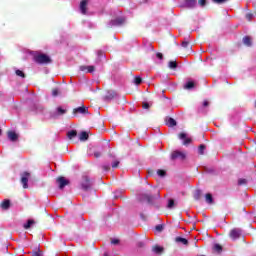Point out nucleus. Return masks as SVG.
Wrapping results in <instances>:
<instances>
[{
    "label": "nucleus",
    "mask_w": 256,
    "mask_h": 256,
    "mask_svg": "<svg viewBox=\"0 0 256 256\" xmlns=\"http://www.w3.org/2000/svg\"><path fill=\"white\" fill-rule=\"evenodd\" d=\"M152 251H153V253H156V255H161V253H163V251H164V248L161 246H154L152 248Z\"/></svg>",
    "instance_id": "obj_17"
},
{
    "label": "nucleus",
    "mask_w": 256,
    "mask_h": 256,
    "mask_svg": "<svg viewBox=\"0 0 256 256\" xmlns=\"http://www.w3.org/2000/svg\"><path fill=\"white\" fill-rule=\"evenodd\" d=\"M194 199H196L197 201H199V199H201V191L197 190L196 194L194 195Z\"/></svg>",
    "instance_id": "obj_35"
},
{
    "label": "nucleus",
    "mask_w": 256,
    "mask_h": 256,
    "mask_svg": "<svg viewBox=\"0 0 256 256\" xmlns=\"http://www.w3.org/2000/svg\"><path fill=\"white\" fill-rule=\"evenodd\" d=\"M31 177V173L29 172H24L21 174V183L23 185V189H28L29 188V178Z\"/></svg>",
    "instance_id": "obj_4"
},
{
    "label": "nucleus",
    "mask_w": 256,
    "mask_h": 256,
    "mask_svg": "<svg viewBox=\"0 0 256 256\" xmlns=\"http://www.w3.org/2000/svg\"><path fill=\"white\" fill-rule=\"evenodd\" d=\"M182 47H184V48L189 47V40H184V41L182 42Z\"/></svg>",
    "instance_id": "obj_41"
},
{
    "label": "nucleus",
    "mask_w": 256,
    "mask_h": 256,
    "mask_svg": "<svg viewBox=\"0 0 256 256\" xmlns=\"http://www.w3.org/2000/svg\"><path fill=\"white\" fill-rule=\"evenodd\" d=\"M35 225V220H28L26 224L23 225L24 229H31V226Z\"/></svg>",
    "instance_id": "obj_25"
},
{
    "label": "nucleus",
    "mask_w": 256,
    "mask_h": 256,
    "mask_svg": "<svg viewBox=\"0 0 256 256\" xmlns=\"http://www.w3.org/2000/svg\"><path fill=\"white\" fill-rule=\"evenodd\" d=\"M111 243L112 245H119V239H112Z\"/></svg>",
    "instance_id": "obj_45"
},
{
    "label": "nucleus",
    "mask_w": 256,
    "mask_h": 256,
    "mask_svg": "<svg viewBox=\"0 0 256 256\" xmlns=\"http://www.w3.org/2000/svg\"><path fill=\"white\" fill-rule=\"evenodd\" d=\"M102 169H103V171H109V169H111V166H109V165H103V166H102Z\"/></svg>",
    "instance_id": "obj_44"
},
{
    "label": "nucleus",
    "mask_w": 256,
    "mask_h": 256,
    "mask_svg": "<svg viewBox=\"0 0 256 256\" xmlns=\"http://www.w3.org/2000/svg\"><path fill=\"white\" fill-rule=\"evenodd\" d=\"M205 149H206L205 145H204V144H201V145L199 146V148H198V153H199V155H205Z\"/></svg>",
    "instance_id": "obj_26"
},
{
    "label": "nucleus",
    "mask_w": 256,
    "mask_h": 256,
    "mask_svg": "<svg viewBox=\"0 0 256 256\" xmlns=\"http://www.w3.org/2000/svg\"><path fill=\"white\" fill-rule=\"evenodd\" d=\"M168 67L170 69H177V62L175 61H170L169 64H168Z\"/></svg>",
    "instance_id": "obj_28"
},
{
    "label": "nucleus",
    "mask_w": 256,
    "mask_h": 256,
    "mask_svg": "<svg viewBox=\"0 0 256 256\" xmlns=\"http://www.w3.org/2000/svg\"><path fill=\"white\" fill-rule=\"evenodd\" d=\"M80 71H87V73H93L95 66H80Z\"/></svg>",
    "instance_id": "obj_15"
},
{
    "label": "nucleus",
    "mask_w": 256,
    "mask_h": 256,
    "mask_svg": "<svg viewBox=\"0 0 256 256\" xmlns=\"http://www.w3.org/2000/svg\"><path fill=\"white\" fill-rule=\"evenodd\" d=\"M171 159L175 160V159H185V153L181 152V151H174L171 154Z\"/></svg>",
    "instance_id": "obj_9"
},
{
    "label": "nucleus",
    "mask_w": 256,
    "mask_h": 256,
    "mask_svg": "<svg viewBox=\"0 0 256 256\" xmlns=\"http://www.w3.org/2000/svg\"><path fill=\"white\" fill-rule=\"evenodd\" d=\"M167 207L168 209H173V207H175V200L170 199Z\"/></svg>",
    "instance_id": "obj_30"
},
{
    "label": "nucleus",
    "mask_w": 256,
    "mask_h": 256,
    "mask_svg": "<svg viewBox=\"0 0 256 256\" xmlns=\"http://www.w3.org/2000/svg\"><path fill=\"white\" fill-rule=\"evenodd\" d=\"M80 141H87L89 139V134L87 132H81L79 135Z\"/></svg>",
    "instance_id": "obj_21"
},
{
    "label": "nucleus",
    "mask_w": 256,
    "mask_h": 256,
    "mask_svg": "<svg viewBox=\"0 0 256 256\" xmlns=\"http://www.w3.org/2000/svg\"><path fill=\"white\" fill-rule=\"evenodd\" d=\"M179 139H181V141H184L183 145H189V143H191V138H187L186 133H180L179 134Z\"/></svg>",
    "instance_id": "obj_10"
},
{
    "label": "nucleus",
    "mask_w": 256,
    "mask_h": 256,
    "mask_svg": "<svg viewBox=\"0 0 256 256\" xmlns=\"http://www.w3.org/2000/svg\"><path fill=\"white\" fill-rule=\"evenodd\" d=\"M119 160H114L113 162H112V169H117V167H119Z\"/></svg>",
    "instance_id": "obj_34"
},
{
    "label": "nucleus",
    "mask_w": 256,
    "mask_h": 256,
    "mask_svg": "<svg viewBox=\"0 0 256 256\" xmlns=\"http://www.w3.org/2000/svg\"><path fill=\"white\" fill-rule=\"evenodd\" d=\"M104 256H109V254L107 252L104 253Z\"/></svg>",
    "instance_id": "obj_51"
},
{
    "label": "nucleus",
    "mask_w": 256,
    "mask_h": 256,
    "mask_svg": "<svg viewBox=\"0 0 256 256\" xmlns=\"http://www.w3.org/2000/svg\"><path fill=\"white\" fill-rule=\"evenodd\" d=\"M213 249L216 251V253H221L223 251V247L219 244H215Z\"/></svg>",
    "instance_id": "obj_27"
},
{
    "label": "nucleus",
    "mask_w": 256,
    "mask_h": 256,
    "mask_svg": "<svg viewBox=\"0 0 256 256\" xmlns=\"http://www.w3.org/2000/svg\"><path fill=\"white\" fill-rule=\"evenodd\" d=\"M115 97H117V93L113 90H110L107 92L106 96H105V100L106 101H111V99H115Z\"/></svg>",
    "instance_id": "obj_12"
},
{
    "label": "nucleus",
    "mask_w": 256,
    "mask_h": 256,
    "mask_svg": "<svg viewBox=\"0 0 256 256\" xmlns=\"http://www.w3.org/2000/svg\"><path fill=\"white\" fill-rule=\"evenodd\" d=\"M243 235V230L241 228H234L230 231L229 236L232 241H237Z\"/></svg>",
    "instance_id": "obj_2"
},
{
    "label": "nucleus",
    "mask_w": 256,
    "mask_h": 256,
    "mask_svg": "<svg viewBox=\"0 0 256 256\" xmlns=\"http://www.w3.org/2000/svg\"><path fill=\"white\" fill-rule=\"evenodd\" d=\"M206 202L213 203V196L210 193L206 194Z\"/></svg>",
    "instance_id": "obj_31"
},
{
    "label": "nucleus",
    "mask_w": 256,
    "mask_h": 256,
    "mask_svg": "<svg viewBox=\"0 0 256 256\" xmlns=\"http://www.w3.org/2000/svg\"><path fill=\"white\" fill-rule=\"evenodd\" d=\"M34 61L36 63H39L40 65L51 63V58L46 54H41L39 52H36L34 54Z\"/></svg>",
    "instance_id": "obj_1"
},
{
    "label": "nucleus",
    "mask_w": 256,
    "mask_h": 256,
    "mask_svg": "<svg viewBox=\"0 0 256 256\" xmlns=\"http://www.w3.org/2000/svg\"><path fill=\"white\" fill-rule=\"evenodd\" d=\"M56 183L59 187V189H63L69 185V180L63 176H60L56 179Z\"/></svg>",
    "instance_id": "obj_6"
},
{
    "label": "nucleus",
    "mask_w": 256,
    "mask_h": 256,
    "mask_svg": "<svg viewBox=\"0 0 256 256\" xmlns=\"http://www.w3.org/2000/svg\"><path fill=\"white\" fill-rule=\"evenodd\" d=\"M214 1V3H225V1H227V0H213Z\"/></svg>",
    "instance_id": "obj_49"
},
{
    "label": "nucleus",
    "mask_w": 256,
    "mask_h": 256,
    "mask_svg": "<svg viewBox=\"0 0 256 256\" xmlns=\"http://www.w3.org/2000/svg\"><path fill=\"white\" fill-rule=\"evenodd\" d=\"M157 175L159 177H165V175H167V172H165V170H158Z\"/></svg>",
    "instance_id": "obj_33"
},
{
    "label": "nucleus",
    "mask_w": 256,
    "mask_h": 256,
    "mask_svg": "<svg viewBox=\"0 0 256 256\" xmlns=\"http://www.w3.org/2000/svg\"><path fill=\"white\" fill-rule=\"evenodd\" d=\"M193 87H195V82L193 81H188L184 85V89H187V90L193 89Z\"/></svg>",
    "instance_id": "obj_23"
},
{
    "label": "nucleus",
    "mask_w": 256,
    "mask_h": 256,
    "mask_svg": "<svg viewBox=\"0 0 256 256\" xmlns=\"http://www.w3.org/2000/svg\"><path fill=\"white\" fill-rule=\"evenodd\" d=\"M238 185H247V179H244V178L239 179Z\"/></svg>",
    "instance_id": "obj_36"
},
{
    "label": "nucleus",
    "mask_w": 256,
    "mask_h": 256,
    "mask_svg": "<svg viewBox=\"0 0 256 256\" xmlns=\"http://www.w3.org/2000/svg\"><path fill=\"white\" fill-rule=\"evenodd\" d=\"M65 113H67V109L59 106L56 108V111L51 113V117L52 119H57V117H61V115H65Z\"/></svg>",
    "instance_id": "obj_5"
},
{
    "label": "nucleus",
    "mask_w": 256,
    "mask_h": 256,
    "mask_svg": "<svg viewBox=\"0 0 256 256\" xmlns=\"http://www.w3.org/2000/svg\"><path fill=\"white\" fill-rule=\"evenodd\" d=\"M87 3H88L87 0H82L80 3V11H81L82 15H86V13H87Z\"/></svg>",
    "instance_id": "obj_11"
},
{
    "label": "nucleus",
    "mask_w": 256,
    "mask_h": 256,
    "mask_svg": "<svg viewBox=\"0 0 256 256\" xmlns=\"http://www.w3.org/2000/svg\"><path fill=\"white\" fill-rule=\"evenodd\" d=\"M16 75L18 77H22V79H25V73L21 70H16Z\"/></svg>",
    "instance_id": "obj_32"
},
{
    "label": "nucleus",
    "mask_w": 256,
    "mask_h": 256,
    "mask_svg": "<svg viewBox=\"0 0 256 256\" xmlns=\"http://www.w3.org/2000/svg\"><path fill=\"white\" fill-rule=\"evenodd\" d=\"M142 107L143 109H149L150 106H149V103L143 102Z\"/></svg>",
    "instance_id": "obj_46"
},
{
    "label": "nucleus",
    "mask_w": 256,
    "mask_h": 256,
    "mask_svg": "<svg viewBox=\"0 0 256 256\" xmlns=\"http://www.w3.org/2000/svg\"><path fill=\"white\" fill-rule=\"evenodd\" d=\"M143 82V80L141 79V77L136 76L134 79V83L135 85H141V83Z\"/></svg>",
    "instance_id": "obj_29"
},
{
    "label": "nucleus",
    "mask_w": 256,
    "mask_h": 256,
    "mask_svg": "<svg viewBox=\"0 0 256 256\" xmlns=\"http://www.w3.org/2000/svg\"><path fill=\"white\" fill-rule=\"evenodd\" d=\"M1 207L5 210L9 209V207H11V201L9 200H4L2 203H1Z\"/></svg>",
    "instance_id": "obj_22"
},
{
    "label": "nucleus",
    "mask_w": 256,
    "mask_h": 256,
    "mask_svg": "<svg viewBox=\"0 0 256 256\" xmlns=\"http://www.w3.org/2000/svg\"><path fill=\"white\" fill-rule=\"evenodd\" d=\"M176 243H182V245H189V241L182 237H176Z\"/></svg>",
    "instance_id": "obj_19"
},
{
    "label": "nucleus",
    "mask_w": 256,
    "mask_h": 256,
    "mask_svg": "<svg viewBox=\"0 0 256 256\" xmlns=\"http://www.w3.org/2000/svg\"><path fill=\"white\" fill-rule=\"evenodd\" d=\"M98 55H99V56L103 55V51L99 50V51H98Z\"/></svg>",
    "instance_id": "obj_50"
},
{
    "label": "nucleus",
    "mask_w": 256,
    "mask_h": 256,
    "mask_svg": "<svg viewBox=\"0 0 256 256\" xmlns=\"http://www.w3.org/2000/svg\"><path fill=\"white\" fill-rule=\"evenodd\" d=\"M165 122H166V125H168V127H175L177 125V121H175V119L171 117H166Z\"/></svg>",
    "instance_id": "obj_14"
},
{
    "label": "nucleus",
    "mask_w": 256,
    "mask_h": 256,
    "mask_svg": "<svg viewBox=\"0 0 256 256\" xmlns=\"http://www.w3.org/2000/svg\"><path fill=\"white\" fill-rule=\"evenodd\" d=\"M198 3L200 7H205V5H207V0H199Z\"/></svg>",
    "instance_id": "obj_39"
},
{
    "label": "nucleus",
    "mask_w": 256,
    "mask_h": 256,
    "mask_svg": "<svg viewBox=\"0 0 256 256\" xmlns=\"http://www.w3.org/2000/svg\"><path fill=\"white\" fill-rule=\"evenodd\" d=\"M52 95H53V97H57V96L59 95V89L54 88V89L52 90Z\"/></svg>",
    "instance_id": "obj_38"
},
{
    "label": "nucleus",
    "mask_w": 256,
    "mask_h": 256,
    "mask_svg": "<svg viewBox=\"0 0 256 256\" xmlns=\"http://www.w3.org/2000/svg\"><path fill=\"white\" fill-rule=\"evenodd\" d=\"M8 139L10 141H17V139H19V135H17V133L10 131L8 132Z\"/></svg>",
    "instance_id": "obj_16"
},
{
    "label": "nucleus",
    "mask_w": 256,
    "mask_h": 256,
    "mask_svg": "<svg viewBox=\"0 0 256 256\" xmlns=\"http://www.w3.org/2000/svg\"><path fill=\"white\" fill-rule=\"evenodd\" d=\"M156 57L162 61V59H163V54L158 52V53L156 54Z\"/></svg>",
    "instance_id": "obj_47"
},
{
    "label": "nucleus",
    "mask_w": 256,
    "mask_h": 256,
    "mask_svg": "<svg viewBox=\"0 0 256 256\" xmlns=\"http://www.w3.org/2000/svg\"><path fill=\"white\" fill-rule=\"evenodd\" d=\"M73 113L74 114L81 113L82 115H85V113H88V109L85 106H81V107L75 108L73 110Z\"/></svg>",
    "instance_id": "obj_13"
},
{
    "label": "nucleus",
    "mask_w": 256,
    "mask_h": 256,
    "mask_svg": "<svg viewBox=\"0 0 256 256\" xmlns=\"http://www.w3.org/2000/svg\"><path fill=\"white\" fill-rule=\"evenodd\" d=\"M163 229H164V227L161 224L156 226V231H158V233H161V231H163Z\"/></svg>",
    "instance_id": "obj_40"
},
{
    "label": "nucleus",
    "mask_w": 256,
    "mask_h": 256,
    "mask_svg": "<svg viewBox=\"0 0 256 256\" xmlns=\"http://www.w3.org/2000/svg\"><path fill=\"white\" fill-rule=\"evenodd\" d=\"M1 133H2V131H1V129H0V135H1Z\"/></svg>",
    "instance_id": "obj_52"
},
{
    "label": "nucleus",
    "mask_w": 256,
    "mask_h": 256,
    "mask_svg": "<svg viewBox=\"0 0 256 256\" xmlns=\"http://www.w3.org/2000/svg\"><path fill=\"white\" fill-rule=\"evenodd\" d=\"M68 139H75L77 137V131L76 130H71L67 133Z\"/></svg>",
    "instance_id": "obj_24"
},
{
    "label": "nucleus",
    "mask_w": 256,
    "mask_h": 256,
    "mask_svg": "<svg viewBox=\"0 0 256 256\" xmlns=\"http://www.w3.org/2000/svg\"><path fill=\"white\" fill-rule=\"evenodd\" d=\"M253 17H255V14H253V13H248V14H246V19H247L248 21H252Z\"/></svg>",
    "instance_id": "obj_37"
},
{
    "label": "nucleus",
    "mask_w": 256,
    "mask_h": 256,
    "mask_svg": "<svg viewBox=\"0 0 256 256\" xmlns=\"http://www.w3.org/2000/svg\"><path fill=\"white\" fill-rule=\"evenodd\" d=\"M142 200L148 203H153V196L149 194H142Z\"/></svg>",
    "instance_id": "obj_18"
},
{
    "label": "nucleus",
    "mask_w": 256,
    "mask_h": 256,
    "mask_svg": "<svg viewBox=\"0 0 256 256\" xmlns=\"http://www.w3.org/2000/svg\"><path fill=\"white\" fill-rule=\"evenodd\" d=\"M32 256H43V252L41 251H36L32 254Z\"/></svg>",
    "instance_id": "obj_43"
},
{
    "label": "nucleus",
    "mask_w": 256,
    "mask_h": 256,
    "mask_svg": "<svg viewBox=\"0 0 256 256\" xmlns=\"http://www.w3.org/2000/svg\"><path fill=\"white\" fill-rule=\"evenodd\" d=\"M243 43H244V45H246L247 47H251V45H252L251 37L245 36V37L243 38Z\"/></svg>",
    "instance_id": "obj_20"
},
{
    "label": "nucleus",
    "mask_w": 256,
    "mask_h": 256,
    "mask_svg": "<svg viewBox=\"0 0 256 256\" xmlns=\"http://www.w3.org/2000/svg\"><path fill=\"white\" fill-rule=\"evenodd\" d=\"M184 7L194 9V7H197V0H184Z\"/></svg>",
    "instance_id": "obj_8"
},
{
    "label": "nucleus",
    "mask_w": 256,
    "mask_h": 256,
    "mask_svg": "<svg viewBox=\"0 0 256 256\" xmlns=\"http://www.w3.org/2000/svg\"><path fill=\"white\" fill-rule=\"evenodd\" d=\"M92 185H93V183H91V180L89 179V177L83 176L82 181H81V188L84 191H89V189H91Z\"/></svg>",
    "instance_id": "obj_3"
},
{
    "label": "nucleus",
    "mask_w": 256,
    "mask_h": 256,
    "mask_svg": "<svg viewBox=\"0 0 256 256\" xmlns=\"http://www.w3.org/2000/svg\"><path fill=\"white\" fill-rule=\"evenodd\" d=\"M94 157H96V159L101 157V151H94Z\"/></svg>",
    "instance_id": "obj_42"
},
{
    "label": "nucleus",
    "mask_w": 256,
    "mask_h": 256,
    "mask_svg": "<svg viewBox=\"0 0 256 256\" xmlns=\"http://www.w3.org/2000/svg\"><path fill=\"white\" fill-rule=\"evenodd\" d=\"M123 23H125V17H118V18L110 21L109 26L110 27H119V25H123Z\"/></svg>",
    "instance_id": "obj_7"
},
{
    "label": "nucleus",
    "mask_w": 256,
    "mask_h": 256,
    "mask_svg": "<svg viewBox=\"0 0 256 256\" xmlns=\"http://www.w3.org/2000/svg\"><path fill=\"white\" fill-rule=\"evenodd\" d=\"M203 107H209V101L205 100V101L203 102Z\"/></svg>",
    "instance_id": "obj_48"
}]
</instances>
